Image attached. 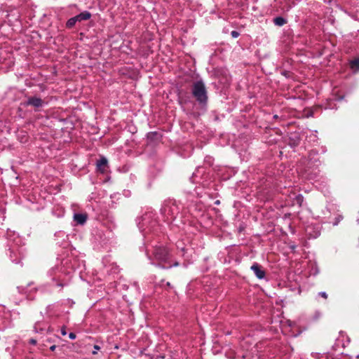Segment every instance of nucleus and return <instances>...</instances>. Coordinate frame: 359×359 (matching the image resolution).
I'll list each match as a JSON object with an SVG mask.
<instances>
[{"label": "nucleus", "mask_w": 359, "mask_h": 359, "mask_svg": "<svg viewBox=\"0 0 359 359\" xmlns=\"http://www.w3.org/2000/svg\"><path fill=\"white\" fill-rule=\"evenodd\" d=\"M191 93L197 102L203 105L206 104L208 101L207 90L202 81H198L193 84Z\"/></svg>", "instance_id": "obj_1"}, {"label": "nucleus", "mask_w": 359, "mask_h": 359, "mask_svg": "<svg viewBox=\"0 0 359 359\" xmlns=\"http://www.w3.org/2000/svg\"><path fill=\"white\" fill-rule=\"evenodd\" d=\"M161 212L168 220L175 217V215L177 212V207L173 202L168 201L164 203Z\"/></svg>", "instance_id": "obj_2"}, {"label": "nucleus", "mask_w": 359, "mask_h": 359, "mask_svg": "<svg viewBox=\"0 0 359 359\" xmlns=\"http://www.w3.org/2000/svg\"><path fill=\"white\" fill-rule=\"evenodd\" d=\"M154 258L161 262H167L169 259V251L164 247H156L153 252Z\"/></svg>", "instance_id": "obj_3"}, {"label": "nucleus", "mask_w": 359, "mask_h": 359, "mask_svg": "<svg viewBox=\"0 0 359 359\" xmlns=\"http://www.w3.org/2000/svg\"><path fill=\"white\" fill-rule=\"evenodd\" d=\"M44 103L45 102L41 98L37 97H29L27 102V105H32L36 108L43 107Z\"/></svg>", "instance_id": "obj_4"}, {"label": "nucleus", "mask_w": 359, "mask_h": 359, "mask_svg": "<svg viewBox=\"0 0 359 359\" xmlns=\"http://www.w3.org/2000/svg\"><path fill=\"white\" fill-rule=\"evenodd\" d=\"M74 17L77 22H81L83 20H89L91 17V13L88 11H85Z\"/></svg>", "instance_id": "obj_5"}, {"label": "nucleus", "mask_w": 359, "mask_h": 359, "mask_svg": "<svg viewBox=\"0 0 359 359\" xmlns=\"http://www.w3.org/2000/svg\"><path fill=\"white\" fill-rule=\"evenodd\" d=\"M107 165V160L104 157H102L97 162V170H99L102 173L105 171V168H106Z\"/></svg>", "instance_id": "obj_6"}, {"label": "nucleus", "mask_w": 359, "mask_h": 359, "mask_svg": "<svg viewBox=\"0 0 359 359\" xmlns=\"http://www.w3.org/2000/svg\"><path fill=\"white\" fill-rule=\"evenodd\" d=\"M74 220L79 224H83L87 219V216L84 214H74Z\"/></svg>", "instance_id": "obj_7"}, {"label": "nucleus", "mask_w": 359, "mask_h": 359, "mask_svg": "<svg viewBox=\"0 0 359 359\" xmlns=\"http://www.w3.org/2000/svg\"><path fill=\"white\" fill-rule=\"evenodd\" d=\"M273 22L276 25L283 26L286 23V20L282 17H276L273 19Z\"/></svg>", "instance_id": "obj_8"}, {"label": "nucleus", "mask_w": 359, "mask_h": 359, "mask_svg": "<svg viewBox=\"0 0 359 359\" xmlns=\"http://www.w3.org/2000/svg\"><path fill=\"white\" fill-rule=\"evenodd\" d=\"M350 65L352 69L359 71V58L352 60Z\"/></svg>", "instance_id": "obj_9"}, {"label": "nucleus", "mask_w": 359, "mask_h": 359, "mask_svg": "<svg viewBox=\"0 0 359 359\" xmlns=\"http://www.w3.org/2000/svg\"><path fill=\"white\" fill-rule=\"evenodd\" d=\"M76 22L75 17H73L67 20L66 25L68 28H71L74 26Z\"/></svg>", "instance_id": "obj_10"}, {"label": "nucleus", "mask_w": 359, "mask_h": 359, "mask_svg": "<svg viewBox=\"0 0 359 359\" xmlns=\"http://www.w3.org/2000/svg\"><path fill=\"white\" fill-rule=\"evenodd\" d=\"M256 276L262 279L265 276V271H254Z\"/></svg>", "instance_id": "obj_11"}, {"label": "nucleus", "mask_w": 359, "mask_h": 359, "mask_svg": "<svg viewBox=\"0 0 359 359\" xmlns=\"http://www.w3.org/2000/svg\"><path fill=\"white\" fill-rule=\"evenodd\" d=\"M177 266V263L175 262V263L168 265V266H161V268H162V269H166L171 268L172 266Z\"/></svg>", "instance_id": "obj_12"}, {"label": "nucleus", "mask_w": 359, "mask_h": 359, "mask_svg": "<svg viewBox=\"0 0 359 359\" xmlns=\"http://www.w3.org/2000/svg\"><path fill=\"white\" fill-rule=\"evenodd\" d=\"M231 35L233 38H237L239 36V33L237 31H232Z\"/></svg>", "instance_id": "obj_13"}, {"label": "nucleus", "mask_w": 359, "mask_h": 359, "mask_svg": "<svg viewBox=\"0 0 359 359\" xmlns=\"http://www.w3.org/2000/svg\"><path fill=\"white\" fill-rule=\"evenodd\" d=\"M93 348H94V351H93L92 353L93 355H95V354H97V351L100 349V347L98 345H94Z\"/></svg>", "instance_id": "obj_14"}, {"label": "nucleus", "mask_w": 359, "mask_h": 359, "mask_svg": "<svg viewBox=\"0 0 359 359\" xmlns=\"http://www.w3.org/2000/svg\"><path fill=\"white\" fill-rule=\"evenodd\" d=\"M250 269L252 270H257L259 269V266L257 264H254L250 266Z\"/></svg>", "instance_id": "obj_15"}, {"label": "nucleus", "mask_w": 359, "mask_h": 359, "mask_svg": "<svg viewBox=\"0 0 359 359\" xmlns=\"http://www.w3.org/2000/svg\"><path fill=\"white\" fill-rule=\"evenodd\" d=\"M318 295L323 297L324 299H327V294L325 292H320L318 293Z\"/></svg>", "instance_id": "obj_16"}, {"label": "nucleus", "mask_w": 359, "mask_h": 359, "mask_svg": "<svg viewBox=\"0 0 359 359\" xmlns=\"http://www.w3.org/2000/svg\"><path fill=\"white\" fill-rule=\"evenodd\" d=\"M61 334H62V336H65L67 334L66 327L65 326H63L61 328Z\"/></svg>", "instance_id": "obj_17"}, {"label": "nucleus", "mask_w": 359, "mask_h": 359, "mask_svg": "<svg viewBox=\"0 0 359 359\" xmlns=\"http://www.w3.org/2000/svg\"><path fill=\"white\" fill-rule=\"evenodd\" d=\"M69 337L71 339H75L76 336V334L74 332H70L69 334Z\"/></svg>", "instance_id": "obj_18"}, {"label": "nucleus", "mask_w": 359, "mask_h": 359, "mask_svg": "<svg viewBox=\"0 0 359 359\" xmlns=\"http://www.w3.org/2000/svg\"><path fill=\"white\" fill-rule=\"evenodd\" d=\"M341 219V217H339L337 218H336V221L334 223V225L336 226L339 224V222H340V220Z\"/></svg>", "instance_id": "obj_19"}, {"label": "nucleus", "mask_w": 359, "mask_h": 359, "mask_svg": "<svg viewBox=\"0 0 359 359\" xmlns=\"http://www.w3.org/2000/svg\"><path fill=\"white\" fill-rule=\"evenodd\" d=\"M29 344H33V345H36V340L34 339H31L29 340Z\"/></svg>", "instance_id": "obj_20"}, {"label": "nucleus", "mask_w": 359, "mask_h": 359, "mask_svg": "<svg viewBox=\"0 0 359 359\" xmlns=\"http://www.w3.org/2000/svg\"><path fill=\"white\" fill-rule=\"evenodd\" d=\"M56 348V346L55 345H53L50 347V350L52 351H54Z\"/></svg>", "instance_id": "obj_21"}, {"label": "nucleus", "mask_w": 359, "mask_h": 359, "mask_svg": "<svg viewBox=\"0 0 359 359\" xmlns=\"http://www.w3.org/2000/svg\"><path fill=\"white\" fill-rule=\"evenodd\" d=\"M58 285H59V286H61V287H62V286H63V285H62V284H58Z\"/></svg>", "instance_id": "obj_22"}, {"label": "nucleus", "mask_w": 359, "mask_h": 359, "mask_svg": "<svg viewBox=\"0 0 359 359\" xmlns=\"http://www.w3.org/2000/svg\"><path fill=\"white\" fill-rule=\"evenodd\" d=\"M219 201H216V204H219Z\"/></svg>", "instance_id": "obj_23"}]
</instances>
